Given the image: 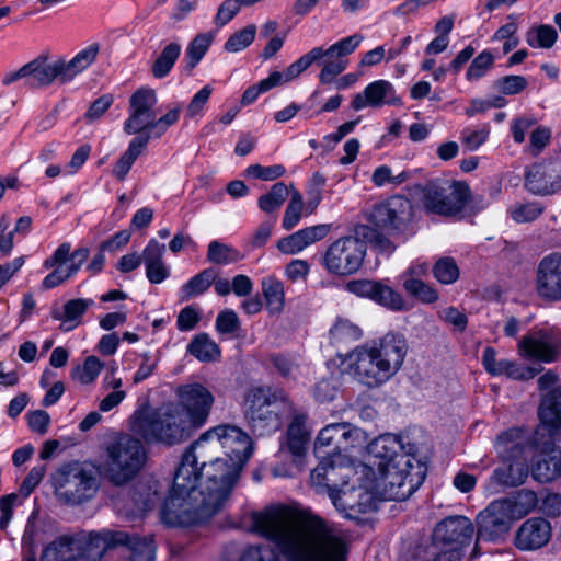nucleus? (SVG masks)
<instances>
[{
  "mask_svg": "<svg viewBox=\"0 0 561 561\" xmlns=\"http://www.w3.org/2000/svg\"><path fill=\"white\" fill-rule=\"evenodd\" d=\"M117 546H126L127 561L154 560L156 547L151 537H131L123 530L103 529L59 537L44 550L42 561H71L81 554L100 556Z\"/></svg>",
  "mask_w": 561,
  "mask_h": 561,
  "instance_id": "obj_6",
  "label": "nucleus"
},
{
  "mask_svg": "<svg viewBox=\"0 0 561 561\" xmlns=\"http://www.w3.org/2000/svg\"><path fill=\"white\" fill-rule=\"evenodd\" d=\"M262 293L266 309L271 314H279L285 308V288L283 282L268 276L262 279Z\"/></svg>",
  "mask_w": 561,
  "mask_h": 561,
  "instance_id": "obj_36",
  "label": "nucleus"
},
{
  "mask_svg": "<svg viewBox=\"0 0 561 561\" xmlns=\"http://www.w3.org/2000/svg\"><path fill=\"white\" fill-rule=\"evenodd\" d=\"M217 276L218 274L214 268L209 267L201 271L180 288L181 301H187L206 293Z\"/></svg>",
  "mask_w": 561,
  "mask_h": 561,
  "instance_id": "obj_38",
  "label": "nucleus"
},
{
  "mask_svg": "<svg viewBox=\"0 0 561 561\" xmlns=\"http://www.w3.org/2000/svg\"><path fill=\"white\" fill-rule=\"evenodd\" d=\"M160 502V495L156 484L139 485L133 495V506L127 508L124 514L130 517H140L146 512L152 510Z\"/></svg>",
  "mask_w": 561,
  "mask_h": 561,
  "instance_id": "obj_35",
  "label": "nucleus"
},
{
  "mask_svg": "<svg viewBox=\"0 0 561 561\" xmlns=\"http://www.w3.org/2000/svg\"><path fill=\"white\" fill-rule=\"evenodd\" d=\"M526 188L535 195H552L561 191V161L531 165L525 175Z\"/></svg>",
  "mask_w": 561,
  "mask_h": 561,
  "instance_id": "obj_19",
  "label": "nucleus"
},
{
  "mask_svg": "<svg viewBox=\"0 0 561 561\" xmlns=\"http://www.w3.org/2000/svg\"><path fill=\"white\" fill-rule=\"evenodd\" d=\"M245 417L257 435L278 431L283 420L294 413L293 404L282 389L252 387L245 397Z\"/></svg>",
  "mask_w": 561,
  "mask_h": 561,
  "instance_id": "obj_9",
  "label": "nucleus"
},
{
  "mask_svg": "<svg viewBox=\"0 0 561 561\" xmlns=\"http://www.w3.org/2000/svg\"><path fill=\"white\" fill-rule=\"evenodd\" d=\"M211 92V87L205 85L197 93H195L186 107L185 116L187 118H194L198 116L207 104Z\"/></svg>",
  "mask_w": 561,
  "mask_h": 561,
  "instance_id": "obj_60",
  "label": "nucleus"
},
{
  "mask_svg": "<svg viewBox=\"0 0 561 561\" xmlns=\"http://www.w3.org/2000/svg\"><path fill=\"white\" fill-rule=\"evenodd\" d=\"M306 415L304 413L293 414L291 422L287 428L286 440L280 445V454H290L293 465L300 467L306 455L310 440V432L306 426Z\"/></svg>",
  "mask_w": 561,
  "mask_h": 561,
  "instance_id": "obj_24",
  "label": "nucleus"
},
{
  "mask_svg": "<svg viewBox=\"0 0 561 561\" xmlns=\"http://www.w3.org/2000/svg\"><path fill=\"white\" fill-rule=\"evenodd\" d=\"M362 35L354 34L331 45L327 50H324L322 47H314L313 49L320 50L321 56L319 57V60H321L323 57H336L341 59V57L353 53L362 43Z\"/></svg>",
  "mask_w": 561,
  "mask_h": 561,
  "instance_id": "obj_47",
  "label": "nucleus"
},
{
  "mask_svg": "<svg viewBox=\"0 0 561 561\" xmlns=\"http://www.w3.org/2000/svg\"><path fill=\"white\" fill-rule=\"evenodd\" d=\"M216 329L220 333H234L240 329V321L236 311L225 309L216 318Z\"/></svg>",
  "mask_w": 561,
  "mask_h": 561,
  "instance_id": "obj_64",
  "label": "nucleus"
},
{
  "mask_svg": "<svg viewBox=\"0 0 561 561\" xmlns=\"http://www.w3.org/2000/svg\"><path fill=\"white\" fill-rule=\"evenodd\" d=\"M99 51L100 45L93 43L79 50L70 60L58 58L49 61L46 56H39L27 62L28 85L45 88L55 80L61 84L69 83L96 60Z\"/></svg>",
  "mask_w": 561,
  "mask_h": 561,
  "instance_id": "obj_11",
  "label": "nucleus"
},
{
  "mask_svg": "<svg viewBox=\"0 0 561 561\" xmlns=\"http://www.w3.org/2000/svg\"><path fill=\"white\" fill-rule=\"evenodd\" d=\"M473 534V526L469 518L465 516H449L439 522L433 533V539L436 542L455 545L448 551L456 550L459 553V547L467 545Z\"/></svg>",
  "mask_w": 561,
  "mask_h": 561,
  "instance_id": "obj_22",
  "label": "nucleus"
},
{
  "mask_svg": "<svg viewBox=\"0 0 561 561\" xmlns=\"http://www.w3.org/2000/svg\"><path fill=\"white\" fill-rule=\"evenodd\" d=\"M329 335L332 347H348L362 337V330L350 320L339 318L330 329Z\"/></svg>",
  "mask_w": 561,
  "mask_h": 561,
  "instance_id": "obj_37",
  "label": "nucleus"
},
{
  "mask_svg": "<svg viewBox=\"0 0 561 561\" xmlns=\"http://www.w3.org/2000/svg\"><path fill=\"white\" fill-rule=\"evenodd\" d=\"M320 50L311 49L302 55L295 62L289 65L285 71H273L270 76L261 80V90L268 91L274 87L282 85L297 78L302 71L308 69L313 62L319 61Z\"/></svg>",
  "mask_w": 561,
  "mask_h": 561,
  "instance_id": "obj_31",
  "label": "nucleus"
},
{
  "mask_svg": "<svg viewBox=\"0 0 561 561\" xmlns=\"http://www.w3.org/2000/svg\"><path fill=\"white\" fill-rule=\"evenodd\" d=\"M347 422L331 423L325 425L317 435L314 440V454L320 459L321 466H330L329 461L340 458V447L343 443V435L347 432Z\"/></svg>",
  "mask_w": 561,
  "mask_h": 561,
  "instance_id": "obj_25",
  "label": "nucleus"
},
{
  "mask_svg": "<svg viewBox=\"0 0 561 561\" xmlns=\"http://www.w3.org/2000/svg\"><path fill=\"white\" fill-rule=\"evenodd\" d=\"M330 232L331 225L329 224L306 227L278 240L277 249L284 254L294 255L323 240Z\"/></svg>",
  "mask_w": 561,
  "mask_h": 561,
  "instance_id": "obj_28",
  "label": "nucleus"
},
{
  "mask_svg": "<svg viewBox=\"0 0 561 561\" xmlns=\"http://www.w3.org/2000/svg\"><path fill=\"white\" fill-rule=\"evenodd\" d=\"M205 449L195 447V442L187 447L180 458L175 469L171 492L165 500L161 517L169 526H190L206 520L213 516L226 502L221 500L211 507L213 499L220 486L208 482L207 469L209 462Z\"/></svg>",
  "mask_w": 561,
  "mask_h": 561,
  "instance_id": "obj_3",
  "label": "nucleus"
},
{
  "mask_svg": "<svg viewBox=\"0 0 561 561\" xmlns=\"http://www.w3.org/2000/svg\"><path fill=\"white\" fill-rule=\"evenodd\" d=\"M129 430L146 443L175 445L187 439L195 426L187 420L175 402L157 409L142 405L129 417Z\"/></svg>",
  "mask_w": 561,
  "mask_h": 561,
  "instance_id": "obj_8",
  "label": "nucleus"
},
{
  "mask_svg": "<svg viewBox=\"0 0 561 561\" xmlns=\"http://www.w3.org/2000/svg\"><path fill=\"white\" fill-rule=\"evenodd\" d=\"M494 64V57L491 51H481L470 64L466 78L468 81H477L484 77L486 72L492 68Z\"/></svg>",
  "mask_w": 561,
  "mask_h": 561,
  "instance_id": "obj_51",
  "label": "nucleus"
},
{
  "mask_svg": "<svg viewBox=\"0 0 561 561\" xmlns=\"http://www.w3.org/2000/svg\"><path fill=\"white\" fill-rule=\"evenodd\" d=\"M504 502H508L512 508V513L515 518H520L534 508H536L540 501L537 494L530 490H519L514 496L504 499Z\"/></svg>",
  "mask_w": 561,
  "mask_h": 561,
  "instance_id": "obj_42",
  "label": "nucleus"
},
{
  "mask_svg": "<svg viewBox=\"0 0 561 561\" xmlns=\"http://www.w3.org/2000/svg\"><path fill=\"white\" fill-rule=\"evenodd\" d=\"M346 68V61L340 58L328 57L323 62L319 79L322 83H330Z\"/></svg>",
  "mask_w": 561,
  "mask_h": 561,
  "instance_id": "obj_62",
  "label": "nucleus"
},
{
  "mask_svg": "<svg viewBox=\"0 0 561 561\" xmlns=\"http://www.w3.org/2000/svg\"><path fill=\"white\" fill-rule=\"evenodd\" d=\"M181 111H182L181 105H178L173 108H170L161 117H159V118L156 117L151 137L152 138L162 137L167 133V130L179 121Z\"/></svg>",
  "mask_w": 561,
  "mask_h": 561,
  "instance_id": "obj_59",
  "label": "nucleus"
},
{
  "mask_svg": "<svg viewBox=\"0 0 561 561\" xmlns=\"http://www.w3.org/2000/svg\"><path fill=\"white\" fill-rule=\"evenodd\" d=\"M101 369L102 364L99 358L95 356H89L82 366H78L73 370L72 377L82 385H89L98 378Z\"/></svg>",
  "mask_w": 561,
  "mask_h": 561,
  "instance_id": "obj_52",
  "label": "nucleus"
},
{
  "mask_svg": "<svg viewBox=\"0 0 561 561\" xmlns=\"http://www.w3.org/2000/svg\"><path fill=\"white\" fill-rule=\"evenodd\" d=\"M543 206L538 202L516 203L510 207L508 213L517 224H526L536 220L542 213Z\"/></svg>",
  "mask_w": 561,
  "mask_h": 561,
  "instance_id": "obj_48",
  "label": "nucleus"
},
{
  "mask_svg": "<svg viewBox=\"0 0 561 561\" xmlns=\"http://www.w3.org/2000/svg\"><path fill=\"white\" fill-rule=\"evenodd\" d=\"M92 299L77 298L68 300L61 310H54L53 317L61 321V329L69 331L81 323V318L85 311L93 306Z\"/></svg>",
  "mask_w": 561,
  "mask_h": 561,
  "instance_id": "obj_33",
  "label": "nucleus"
},
{
  "mask_svg": "<svg viewBox=\"0 0 561 561\" xmlns=\"http://www.w3.org/2000/svg\"><path fill=\"white\" fill-rule=\"evenodd\" d=\"M490 126L483 125L478 129L465 128L461 131L460 139L462 145L470 151L479 149L490 136Z\"/></svg>",
  "mask_w": 561,
  "mask_h": 561,
  "instance_id": "obj_54",
  "label": "nucleus"
},
{
  "mask_svg": "<svg viewBox=\"0 0 561 561\" xmlns=\"http://www.w3.org/2000/svg\"><path fill=\"white\" fill-rule=\"evenodd\" d=\"M242 7L239 0H225L218 8L215 23L218 26L226 25L239 13Z\"/></svg>",
  "mask_w": 561,
  "mask_h": 561,
  "instance_id": "obj_63",
  "label": "nucleus"
},
{
  "mask_svg": "<svg viewBox=\"0 0 561 561\" xmlns=\"http://www.w3.org/2000/svg\"><path fill=\"white\" fill-rule=\"evenodd\" d=\"M523 363L496 360L494 353H484L483 365L493 375H506L514 379H530L542 369L541 363L554 360V353H526Z\"/></svg>",
  "mask_w": 561,
  "mask_h": 561,
  "instance_id": "obj_17",
  "label": "nucleus"
},
{
  "mask_svg": "<svg viewBox=\"0 0 561 561\" xmlns=\"http://www.w3.org/2000/svg\"><path fill=\"white\" fill-rule=\"evenodd\" d=\"M137 435L114 433L100 447L95 469L115 485L131 481L145 467L148 455Z\"/></svg>",
  "mask_w": 561,
  "mask_h": 561,
  "instance_id": "obj_7",
  "label": "nucleus"
},
{
  "mask_svg": "<svg viewBox=\"0 0 561 561\" xmlns=\"http://www.w3.org/2000/svg\"><path fill=\"white\" fill-rule=\"evenodd\" d=\"M402 362V353H336L329 365L367 387H377L386 382Z\"/></svg>",
  "mask_w": 561,
  "mask_h": 561,
  "instance_id": "obj_10",
  "label": "nucleus"
},
{
  "mask_svg": "<svg viewBox=\"0 0 561 561\" xmlns=\"http://www.w3.org/2000/svg\"><path fill=\"white\" fill-rule=\"evenodd\" d=\"M386 105H401V98L390 81L376 80L369 83L363 92L353 96L351 106L354 111L366 107L379 108Z\"/></svg>",
  "mask_w": 561,
  "mask_h": 561,
  "instance_id": "obj_21",
  "label": "nucleus"
},
{
  "mask_svg": "<svg viewBox=\"0 0 561 561\" xmlns=\"http://www.w3.org/2000/svg\"><path fill=\"white\" fill-rule=\"evenodd\" d=\"M366 252V243L358 237H340L328 245L322 257V265L329 274L350 276L359 271Z\"/></svg>",
  "mask_w": 561,
  "mask_h": 561,
  "instance_id": "obj_12",
  "label": "nucleus"
},
{
  "mask_svg": "<svg viewBox=\"0 0 561 561\" xmlns=\"http://www.w3.org/2000/svg\"><path fill=\"white\" fill-rule=\"evenodd\" d=\"M181 44L171 42L163 47L151 66V73L157 79L167 77L181 55Z\"/></svg>",
  "mask_w": 561,
  "mask_h": 561,
  "instance_id": "obj_39",
  "label": "nucleus"
},
{
  "mask_svg": "<svg viewBox=\"0 0 561 561\" xmlns=\"http://www.w3.org/2000/svg\"><path fill=\"white\" fill-rule=\"evenodd\" d=\"M285 168L282 164L263 167L261 164H252L245 169V175L263 181H273L285 174Z\"/></svg>",
  "mask_w": 561,
  "mask_h": 561,
  "instance_id": "obj_55",
  "label": "nucleus"
},
{
  "mask_svg": "<svg viewBox=\"0 0 561 561\" xmlns=\"http://www.w3.org/2000/svg\"><path fill=\"white\" fill-rule=\"evenodd\" d=\"M536 289L541 298L561 300V254L551 253L539 262Z\"/></svg>",
  "mask_w": 561,
  "mask_h": 561,
  "instance_id": "obj_20",
  "label": "nucleus"
},
{
  "mask_svg": "<svg viewBox=\"0 0 561 561\" xmlns=\"http://www.w3.org/2000/svg\"><path fill=\"white\" fill-rule=\"evenodd\" d=\"M252 528L273 541L287 561H346V535L322 518L287 505L270 506L252 515ZM242 561H279L276 552L250 549Z\"/></svg>",
  "mask_w": 561,
  "mask_h": 561,
  "instance_id": "obj_2",
  "label": "nucleus"
},
{
  "mask_svg": "<svg viewBox=\"0 0 561 561\" xmlns=\"http://www.w3.org/2000/svg\"><path fill=\"white\" fill-rule=\"evenodd\" d=\"M256 26L254 24H250L247 27L233 33L228 41L225 43V49L229 53H238L249 45L255 38Z\"/></svg>",
  "mask_w": 561,
  "mask_h": 561,
  "instance_id": "obj_50",
  "label": "nucleus"
},
{
  "mask_svg": "<svg viewBox=\"0 0 561 561\" xmlns=\"http://www.w3.org/2000/svg\"><path fill=\"white\" fill-rule=\"evenodd\" d=\"M78 272V265L57 266L51 273H49L42 282L44 289L55 288Z\"/></svg>",
  "mask_w": 561,
  "mask_h": 561,
  "instance_id": "obj_58",
  "label": "nucleus"
},
{
  "mask_svg": "<svg viewBox=\"0 0 561 561\" xmlns=\"http://www.w3.org/2000/svg\"><path fill=\"white\" fill-rule=\"evenodd\" d=\"M179 399L176 404L182 409L185 417L196 427L207 420L213 404L214 396L202 383L192 382L179 386L175 390Z\"/></svg>",
  "mask_w": 561,
  "mask_h": 561,
  "instance_id": "obj_15",
  "label": "nucleus"
},
{
  "mask_svg": "<svg viewBox=\"0 0 561 561\" xmlns=\"http://www.w3.org/2000/svg\"><path fill=\"white\" fill-rule=\"evenodd\" d=\"M214 36L210 33H203L195 36L186 49L187 68L194 69L207 53Z\"/></svg>",
  "mask_w": 561,
  "mask_h": 561,
  "instance_id": "obj_46",
  "label": "nucleus"
},
{
  "mask_svg": "<svg viewBox=\"0 0 561 561\" xmlns=\"http://www.w3.org/2000/svg\"><path fill=\"white\" fill-rule=\"evenodd\" d=\"M551 538V525L545 518L534 517L525 520L515 536V546L519 550L531 551L546 546Z\"/></svg>",
  "mask_w": 561,
  "mask_h": 561,
  "instance_id": "obj_26",
  "label": "nucleus"
},
{
  "mask_svg": "<svg viewBox=\"0 0 561 561\" xmlns=\"http://www.w3.org/2000/svg\"><path fill=\"white\" fill-rule=\"evenodd\" d=\"M408 178L405 172H401L398 175H392L391 169L387 165L378 167L373 175L371 181L376 186H383L388 183L399 185L403 183Z\"/></svg>",
  "mask_w": 561,
  "mask_h": 561,
  "instance_id": "obj_61",
  "label": "nucleus"
},
{
  "mask_svg": "<svg viewBox=\"0 0 561 561\" xmlns=\"http://www.w3.org/2000/svg\"><path fill=\"white\" fill-rule=\"evenodd\" d=\"M96 480L81 469H73L66 474L59 489V496L69 504H81L96 492Z\"/></svg>",
  "mask_w": 561,
  "mask_h": 561,
  "instance_id": "obj_23",
  "label": "nucleus"
},
{
  "mask_svg": "<svg viewBox=\"0 0 561 561\" xmlns=\"http://www.w3.org/2000/svg\"><path fill=\"white\" fill-rule=\"evenodd\" d=\"M373 301L392 311H402L408 309L402 295L382 282L377 283L376 294H374Z\"/></svg>",
  "mask_w": 561,
  "mask_h": 561,
  "instance_id": "obj_40",
  "label": "nucleus"
},
{
  "mask_svg": "<svg viewBox=\"0 0 561 561\" xmlns=\"http://www.w3.org/2000/svg\"><path fill=\"white\" fill-rule=\"evenodd\" d=\"M288 188L283 182L275 183L270 192L259 198V207L264 213L271 214L277 210L286 201Z\"/></svg>",
  "mask_w": 561,
  "mask_h": 561,
  "instance_id": "obj_44",
  "label": "nucleus"
},
{
  "mask_svg": "<svg viewBox=\"0 0 561 561\" xmlns=\"http://www.w3.org/2000/svg\"><path fill=\"white\" fill-rule=\"evenodd\" d=\"M165 247L156 239L149 240L142 251L146 276L151 284H161L170 276V267L163 261Z\"/></svg>",
  "mask_w": 561,
  "mask_h": 561,
  "instance_id": "obj_30",
  "label": "nucleus"
},
{
  "mask_svg": "<svg viewBox=\"0 0 561 561\" xmlns=\"http://www.w3.org/2000/svg\"><path fill=\"white\" fill-rule=\"evenodd\" d=\"M515 516L508 502L497 500L492 502L477 516V543L480 540L497 541L506 535Z\"/></svg>",
  "mask_w": 561,
  "mask_h": 561,
  "instance_id": "obj_16",
  "label": "nucleus"
},
{
  "mask_svg": "<svg viewBox=\"0 0 561 561\" xmlns=\"http://www.w3.org/2000/svg\"><path fill=\"white\" fill-rule=\"evenodd\" d=\"M408 347L403 334L398 332H388L378 341H374L368 351H403Z\"/></svg>",
  "mask_w": 561,
  "mask_h": 561,
  "instance_id": "obj_56",
  "label": "nucleus"
},
{
  "mask_svg": "<svg viewBox=\"0 0 561 561\" xmlns=\"http://www.w3.org/2000/svg\"><path fill=\"white\" fill-rule=\"evenodd\" d=\"M422 202L428 213L453 216L460 213L468 203L470 188L465 182L434 181L423 190Z\"/></svg>",
  "mask_w": 561,
  "mask_h": 561,
  "instance_id": "obj_13",
  "label": "nucleus"
},
{
  "mask_svg": "<svg viewBox=\"0 0 561 561\" xmlns=\"http://www.w3.org/2000/svg\"><path fill=\"white\" fill-rule=\"evenodd\" d=\"M346 434L343 435V443L340 447V458L332 459L329 461L331 468L334 466L336 471L354 472V468L351 466L354 458L360 454L367 444V434L359 427L347 423Z\"/></svg>",
  "mask_w": 561,
  "mask_h": 561,
  "instance_id": "obj_27",
  "label": "nucleus"
},
{
  "mask_svg": "<svg viewBox=\"0 0 561 561\" xmlns=\"http://www.w3.org/2000/svg\"><path fill=\"white\" fill-rule=\"evenodd\" d=\"M558 38L557 31L547 24L534 26L526 33V42L534 48H551Z\"/></svg>",
  "mask_w": 561,
  "mask_h": 561,
  "instance_id": "obj_43",
  "label": "nucleus"
},
{
  "mask_svg": "<svg viewBox=\"0 0 561 561\" xmlns=\"http://www.w3.org/2000/svg\"><path fill=\"white\" fill-rule=\"evenodd\" d=\"M404 290L424 304H432L438 299L437 291L416 277H407L403 279Z\"/></svg>",
  "mask_w": 561,
  "mask_h": 561,
  "instance_id": "obj_45",
  "label": "nucleus"
},
{
  "mask_svg": "<svg viewBox=\"0 0 561 561\" xmlns=\"http://www.w3.org/2000/svg\"><path fill=\"white\" fill-rule=\"evenodd\" d=\"M411 209L412 206L408 198L392 196L374 207L371 220L378 227L399 231L411 220Z\"/></svg>",
  "mask_w": 561,
  "mask_h": 561,
  "instance_id": "obj_18",
  "label": "nucleus"
},
{
  "mask_svg": "<svg viewBox=\"0 0 561 561\" xmlns=\"http://www.w3.org/2000/svg\"><path fill=\"white\" fill-rule=\"evenodd\" d=\"M435 278L442 284H453L459 278V267L451 257H442L433 266Z\"/></svg>",
  "mask_w": 561,
  "mask_h": 561,
  "instance_id": "obj_49",
  "label": "nucleus"
},
{
  "mask_svg": "<svg viewBox=\"0 0 561 561\" xmlns=\"http://www.w3.org/2000/svg\"><path fill=\"white\" fill-rule=\"evenodd\" d=\"M195 447L205 449L208 456H216L221 449L225 458L216 457L209 461L207 469L208 482L220 486L211 502V507L221 500H227L234 486L239 474L253 453L251 437L241 428L232 425H218L205 432L197 440Z\"/></svg>",
  "mask_w": 561,
  "mask_h": 561,
  "instance_id": "obj_5",
  "label": "nucleus"
},
{
  "mask_svg": "<svg viewBox=\"0 0 561 561\" xmlns=\"http://www.w3.org/2000/svg\"><path fill=\"white\" fill-rule=\"evenodd\" d=\"M367 451L379 459L378 473L374 481L363 485H350L354 472L336 471L324 463L311 471L312 484L327 489L336 511L345 518L359 520L360 514L377 508V500L401 501L411 496L424 482L425 467L410 451L405 450L402 437L383 434L367 445Z\"/></svg>",
  "mask_w": 561,
  "mask_h": 561,
  "instance_id": "obj_1",
  "label": "nucleus"
},
{
  "mask_svg": "<svg viewBox=\"0 0 561 561\" xmlns=\"http://www.w3.org/2000/svg\"><path fill=\"white\" fill-rule=\"evenodd\" d=\"M304 207L302 196L298 191L291 194L290 201L286 207L283 228L285 230L293 229L300 220Z\"/></svg>",
  "mask_w": 561,
  "mask_h": 561,
  "instance_id": "obj_53",
  "label": "nucleus"
},
{
  "mask_svg": "<svg viewBox=\"0 0 561 561\" xmlns=\"http://www.w3.org/2000/svg\"><path fill=\"white\" fill-rule=\"evenodd\" d=\"M556 437L548 432L538 437L534 434L533 444H528V435L522 428H511L497 436L494 448L503 461V466L494 470L485 485L489 494L500 492L507 486L524 483L528 476L526 451L533 453L531 474L539 482L553 481L561 474V449L554 444Z\"/></svg>",
  "mask_w": 561,
  "mask_h": 561,
  "instance_id": "obj_4",
  "label": "nucleus"
},
{
  "mask_svg": "<svg viewBox=\"0 0 561 561\" xmlns=\"http://www.w3.org/2000/svg\"><path fill=\"white\" fill-rule=\"evenodd\" d=\"M559 347L561 332L557 328L534 329L518 343V351H556Z\"/></svg>",
  "mask_w": 561,
  "mask_h": 561,
  "instance_id": "obj_32",
  "label": "nucleus"
},
{
  "mask_svg": "<svg viewBox=\"0 0 561 561\" xmlns=\"http://www.w3.org/2000/svg\"><path fill=\"white\" fill-rule=\"evenodd\" d=\"M540 425L537 427L538 437L548 432L551 437L561 433V387L546 394L538 411Z\"/></svg>",
  "mask_w": 561,
  "mask_h": 561,
  "instance_id": "obj_29",
  "label": "nucleus"
},
{
  "mask_svg": "<svg viewBox=\"0 0 561 561\" xmlns=\"http://www.w3.org/2000/svg\"><path fill=\"white\" fill-rule=\"evenodd\" d=\"M528 85L523 76H505L494 82V87L503 94L513 95L524 91Z\"/></svg>",
  "mask_w": 561,
  "mask_h": 561,
  "instance_id": "obj_57",
  "label": "nucleus"
},
{
  "mask_svg": "<svg viewBox=\"0 0 561 561\" xmlns=\"http://www.w3.org/2000/svg\"><path fill=\"white\" fill-rule=\"evenodd\" d=\"M242 259L241 253L220 241L214 240L208 244L207 260L217 265H228Z\"/></svg>",
  "mask_w": 561,
  "mask_h": 561,
  "instance_id": "obj_41",
  "label": "nucleus"
},
{
  "mask_svg": "<svg viewBox=\"0 0 561 561\" xmlns=\"http://www.w3.org/2000/svg\"><path fill=\"white\" fill-rule=\"evenodd\" d=\"M150 140L149 135H140L131 139L127 150L117 160L113 175L118 181H124L136 159L144 152Z\"/></svg>",
  "mask_w": 561,
  "mask_h": 561,
  "instance_id": "obj_34",
  "label": "nucleus"
},
{
  "mask_svg": "<svg viewBox=\"0 0 561 561\" xmlns=\"http://www.w3.org/2000/svg\"><path fill=\"white\" fill-rule=\"evenodd\" d=\"M158 103L157 93L150 88H140L129 99L128 117L124 122V131L128 135H136L146 131L145 135L152 136L156 106Z\"/></svg>",
  "mask_w": 561,
  "mask_h": 561,
  "instance_id": "obj_14",
  "label": "nucleus"
}]
</instances>
